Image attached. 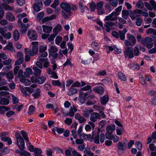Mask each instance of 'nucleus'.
I'll list each match as a JSON object with an SVG mask.
<instances>
[{"instance_id": "nucleus-1", "label": "nucleus", "mask_w": 156, "mask_h": 156, "mask_svg": "<svg viewBox=\"0 0 156 156\" xmlns=\"http://www.w3.org/2000/svg\"><path fill=\"white\" fill-rule=\"evenodd\" d=\"M15 136L16 139L17 144L21 150H22L24 149L25 143L24 140L20 135V133H16L15 134Z\"/></svg>"}, {"instance_id": "nucleus-64", "label": "nucleus", "mask_w": 156, "mask_h": 156, "mask_svg": "<svg viewBox=\"0 0 156 156\" xmlns=\"http://www.w3.org/2000/svg\"><path fill=\"white\" fill-rule=\"evenodd\" d=\"M52 84L55 86H60L61 85V83L58 80H53L52 82Z\"/></svg>"}, {"instance_id": "nucleus-30", "label": "nucleus", "mask_w": 156, "mask_h": 156, "mask_svg": "<svg viewBox=\"0 0 156 156\" xmlns=\"http://www.w3.org/2000/svg\"><path fill=\"white\" fill-rule=\"evenodd\" d=\"M152 41V39L149 37H146L145 39H142L141 43L143 44L146 45V44Z\"/></svg>"}, {"instance_id": "nucleus-60", "label": "nucleus", "mask_w": 156, "mask_h": 156, "mask_svg": "<svg viewBox=\"0 0 156 156\" xmlns=\"http://www.w3.org/2000/svg\"><path fill=\"white\" fill-rule=\"evenodd\" d=\"M142 22V19L140 18H138L136 20V23L138 26H140Z\"/></svg>"}, {"instance_id": "nucleus-5", "label": "nucleus", "mask_w": 156, "mask_h": 156, "mask_svg": "<svg viewBox=\"0 0 156 156\" xmlns=\"http://www.w3.org/2000/svg\"><path fill=\"white\" fill-rule=\"evenodd\" d=\"M104 4V2L100 1L97 2L96 4V9L98 11V14L99 15H102L105 13V10L103 8Z\"/></svg>"}, {"instance_id": "nucleus-15", "label": "nucleus", "mask_w": 156, "mask_h": 156, "mask_svg": "<svg viewBox=\"0 0 156 156\" xmlns=\"http://www.w3.org/2000/svg\"><path fill=\"white\" fill-rule=\"evenodd\" d=\"M41 90L39 88H37L32 94V95L34 97V99L39 98L40 96Z\"/></svg>"}, {"instance_id": "nucleus-32", "label": "nucleus", "mask_w": 156, "mask_h": 156, "mask_svg": "<svg viewBox=\"0 0 156 156\" xmlns=\"http://www.w3.org/2000/svg\"><path fill=\"white\" fill-rule=\"evenodd\" d=\"M9 99L8 98H1V102L0 105H6L9 104Z\"/></svg>"}, {"instance_id": "nucleus-25", "label": "nucleus", "mask_w": 156, "mask_h": 156, "mask_svg": "<svg viewBox=\"0 0 156 156\" xmlns=\"http://www.w3.org/2000/svg\"><path fill=\"white\" fill-rule=\"evenodd\" d=\"M34 75L37 76H39L41 75V70L36 66L33 67Z\"/></svg>"}, {"instance_id": "nucleus-31", "label": "nucleus", "mask_w": 156, "mask_h": 156, "mask_svg": "<svg viewBox=\"0 0 156 156\" xmlns=\"http://www.w3.org/2000/svg\"><path fill=\"white\" fill-rule=\"evenodd\" d=\"M127 38L129 40L133 43V44L135 45L136 40L135 37L133 35L130 34H128Z\"/></svg>"}, {"instance_id": "nucleus-36", "label": "nucleus", "mask_w": 156, "mask_h": 156, "mask_svg": "<svg viewBox=\"0 0 156 156\" xmlns=\"http://www.w3.org/2000/svg\"><path fill=\"white\" fill-rule=\"evenodd\" d=\"M46 79L44 76L37 77V83L39 84H41L44 83L46 81Z\"/></svg>"}, {"instance_id": "nucleus-17", "label": "nucleus", "mask_w": 156, "mask_h": 156, "mask_svg": "<svg viewBox=\"0 0 156 156\" xmlns=\"http://www.w3.org/2000/svg\"><path fill=\"white\" fill-rule=\"evenodd\" d=\"M127 30L126 29H124L122 30L119 31V37L122 40H124L125 38V34L127 32Z\"/></svg>"}, {"instance_id": "nucleus-20", "label": "nucleus", "mask_w": 156, "mask_h": 156, "mask_svg": "<svg viewBox=\"0 0 156 156\" xmlns=\"http://www.w3.org/2000/svg\"><path fill=\"white\" fill-rule=\"evenodd\" d=\"M38 43L37 42L34 41L31 43L32 45L33 46L32 48L31 49L33 51L34 53L37 54L38 52Z\"/></svg>"}, {"instance_id": "nucleus-27", "label": "nucleus", "mask_w": 156, "mask_h": 156, "mask_svg": "<svg viewBox=\"0 0 156 156\" xmlns=\"http://www.w3.org/2000/svg\"><path fill=\"white\" fill-rule=\"evenodd\" d=\"M77 111V108L74 105L71 107L69 110V115L70 116H73L74 115L75 112Z\"/></svg>"}, {"instance_id": "nucleus-26", "label": "nucleus", "mask_w": 156, "mask_h": 156, "mask_svg": "<svg viewBox=\"0 0 156 156\" xmlns=\"http://www.w3.org/2000/svg\"><path fill=\"white\" fill-rule=\"evenodd\" d=\"M26 71L24 73L25 76L28 78L30 77V75L32 74L33 72L31 69L30 68H27L26 69Z\"/></svg>"}, {"instance_id": "nucleus-19", "label": "nucleus", "mask_w": 156, "mask_h": 156, "mask_svg": "<svg viewBox=\"0 0 156 156\" xmlns=\"http://www.w3.org/2000/svg\"><path fill=\"white\" fill-rule=\"evenodd\" d=\"M3 50L10 51H15L12 43L11 42L8 43V45L4 48Z\"/></svg>"}, {"instance_id": "nucleus-7", "label": "nucleus", "mask_w": 156, "mask_h": 156, "mask_svg": "<svg viewBox=\"0 0 156 156\" xmlns=\"http://www.w3.org/2000/svg\"><path fill=\"white\" fill-rule=\"evenodd\" d=\"M20 67L19 66H16L15 67L14 69V74L15 75H16L17 74V73L18 72V73L17 74V77L19 78L20 81L21 80V78L23 76H25L23 75V71L22 69H19Z\"/></svg>"}, {"instance_id": "nucleus-9", "label": "nucleus", "mask_w": 156, "mask_h": 156, "mask_svg": "<svg viewBox=\"0 0 156 156\" xmlns=\"http://www.w3.org/2000/svg\"><path fill=\"white\" fill-rule=\"evenodd\" d=\"M61 8L66 12H71V7L69 4L67 3L62 2L61 3Z\"/></svg>"}, {"instance_id": "nucleus-14", "label": "nucleus", "mask_w": 156, "mask_h": 156, "mask_svg": "<svg viewBox=\"0 0 156 156\" xmlns=\"http://www.w3.org/2000/svg\"><path fill=\"white\" fill-rule=\"evenodd\" d=\"M37 86V85L35 84H34L31 85L29 87H26L25 89L26 90L27 92L32 93L34 91V88H35Z\"/></svg>"}, {"instance_id": "nucleus-11", "label": "nucleus", "mask_w": 156, "mask_h": 156, "mask_svg": "<svg viewBox=\"0 0 156 156\" xmlns=\"http://www.w3.org/2000/svg\"><path fill=\"white\" fill-rule=\"evenodd\" d=\"M27 35L29 39L33 40H36L37 37V34L34 30H29L27 32Z\"/></svg>"}, {"instance_id": "nucleus-34", "label": "nucleus", "mask_w": 156, "mask_h": 156, "mask_svg": "<svg viewBox=\"0 0 156 156\" xmlns=\"http://www.w3.org/2000/svg\"><path fill=\"white\" fill-rule=\"evenodd\" d=\"M115 127L114 125H112V126H108L106 128L107 132L112 133L115 130Z\"/></svg>"}, {"instance_id": "nucleus-2", "label": "nucleus", "mask_w": 156, "mask_h": 156, "mask_svg": "<svg viewBox=\"0 0 156 156\" xmlns=\"http://www.w3.org/2000/svg\"><path fill=\"white\" fill-rule=\"evenodd\" d=\"M92 138L93 139V141L94 143L96 144H99L100 141L101 143H103L105 140V135L104 133H101L100 135V139L99 140V134H98L96 135H92Z\"/></svg>"}, {"instance_id": "nucleus-12", "label": "nucleus", "mask_w": 156, "mask_h": 156, "mask_svg": "<svg viewBox=\"0 0 156 156\" xmlns=\"http://www.w3.org/2000/svg\"><path fill=\"white\" fill-rule=\"evenodd\" d=\"M75 118L78 120L80 123H84L86 121V119L83 117L81 116L78 113H76L75 115Z\"/></svg>"}, {"instance_id": "nucleus-57", "label": "nucleus", "mask_w": 156, "mask_h": 156, "mask_svg": "<svg viewBox=\"0 0 156 156\" xmlns=\"http://www.w3.org/2000/svg\"><path fill=\"white\" fill-rule=\"evenodd\" d=\"M3 8L6 10L12 11L13 10V8L12 7L10 6L7 4H5L3 5Z\"/></svg>"}, {"instance_id": "nucleus-22", "label": "nucleus", "mask_w": 156, "mask_h": 156, "mask_svg": "<svg viewBox=\"0 0 156 156\" xmlns=\"http://www.w3.org/2000/svg\"><path fill=\"white\" fill-rule=\"evenodd\" d=\"M77 92V89L72 85L69 90L68 95L69 96H71L72 95L74 94H76Z\"/></svg>"}, {"instance_id": "nucleus-8", "label": "nucleus", "mask_w": 156, "mask_h": 156, "mask_svg": "<svg viewBox=\"0 0 156 156\" xmlns=\"http://www.w3.org/2000/svg\"><path fill=\"white\" fill-rule=\"evenodd\" d=\"M19 26L21 28V31L23 33H25L29 25L28 24H24L21 21V19H19L18 21Z\"/></svg>"}, {"instance_id": "nucleus-3", "label": "nucleus", "mask_w": 156, "mask_h": 156, "mask_svg": "<svg viewBox=\"0 0 156 156\" xmlns=\"http://www.w3.org/2000/svg\"><path fill=\"white\" fill-rule=\"evenodd\" d=\"M125 58H134L133 48L131 47H126L124 51Z\"/></svg>"}, {"instance_id": "nucleus-4", "label": "nucleus", "mask_w": 156, "mask_h": 156, "mask_svg": "<svg viewBox=\"0 0 156 156\" xmlns=\"http://www.w3.org/2000/svg\"><path fill=\"white\" fill-rule=\"evenodd\" d=\"M126 145L125 143H122L120 142L118 143L117 145V152L118 154L121 155L125 151Z\"/></svg>"}, {"instance_id": "nucleus-47", "label": "nucleus", "mask_w": 156, "mask_h": 156, "mask_svg": "<svg viewBox=\"0 0 156 156\" xmlns=\"http://www.w3.org/2000/svg\"><path fill=\"white\" fill-rule=\"evenodd\" d=\"M44 13L43 12H41L37 14L36 16L37 20L40 21L44 16Z\"/></svg>"}, {"instance_id": "nucleus-33", "label": "nucleus", "mask_w": 156, "mask_h": 156, "mask_svg": "<svg viewBox=\"0 0 156 156\" xmlns=\"http://www.w3.org/2000/svg\"><path fill=\"white\" fill-rule=\"evenodd\" d=\"M118 76L119 78L122 81H126V78L125 74L122 72L120 71L118 73Z\"/></svg>"}, {"instance_id": "nucleus-44", "label": "nucleus", "mask_w": 156, "mask_h": 156, "mask_svg": "<svg viewBox=\"0 0 156 156\" xmlns=\"http://www.w3.org/2000/svg\"><path fill=\"white\" fill-rule=\"evenodd\" d=\"M68 14L66 13L65 12L62 11V17H63L65 19H68L69 18V17L71 16V12H67Z\"/></svg>"}, {"instance_id": "nucleus-18", "label": "nucleus", "mask_w": 156, "mask_h": 156, "mask_svg": "<svg viewBox=\"0 0 156 156\" xmlns=\"http://www.w3.org/2000/svg\"><path fill=\"white\" fill-rule=\"evenodd\" d=\"M85 154L83 156H94V154L91 152L90 148L88 147H86L84 151Z\"/></svg>"}, {"instance_id": "nucleus-40", "label": "nucleus", "mask_w": 156, "mask_h": 156, "mask_svg": "<svg viewBox=\"0 0 156 156\" xmlns=\"http://www.w3.org/2000/svg\"><path fill=\"white\" fill-rule=\"evenodd\" d=\"M135 12H136L138 14H141L144 17H147L148 16V14L147 12L143 11L140 9H136Z\"/></svg>"}, {"instance_id": "nucleus-13", "label": "nucleus", "mask_w": 156, "mask_h": 156, "mask_svg": "<svg viewBox=\"0 0 156 156\" xmlns=\"http://www.w3.org/2000/svg\"><path fill=\"white\" fill-rule=\"evenodd\" d=\"M104 89L101 86H99L95 87L93 89V90L95 93L99 94H102L104 92Z\"/></svg>"}, {"instance_id": "nucleus-55", "label": "nucleus", "mask_w": 156, "mask_h": 156, "mask_svg": "<svg viewBox=\"0 0 156 156\" xmlns=\"http://www.w3.org/2000/svg\"><path fill=\"white\" fill-rule=\"evenodd\" d=\"M81 90L82 91L89 90V91L90 93H91L92 92L90 86L89 85H87L81 89Z\"/></svg>"}, {"instance_id": "nucleus-28", "label": "nucleus", "mask_w": 156, "mask_h": 156, "mask_svg": "<svg viewBox=\"0 0 156 156\" xmlns=\"http://www.w3.org/2000/svg\"><path fill=\"white\" fill-rule=\"evenodd\" d=\"M43 32L47 33H50L52 29V27H51L47 26L46 25H44L42 26Z\"/></svg>"}, {"instance_id": "nucleus-61", "label": "nucleus", "mask_w": 156, "mask_h": 156, "mask_svg": "<svg viewBox=\"0 0 156 156\" xmlns=\"http://www.w3.org/2000/svg\"><path fill=\"white\" fill-rule=\"evenodd\" d=\"M7 56L5 53H0V62H2L1 58L3 60H5L7 59Z\"/></svg>"}, {"instance_id": "nucleus-43", "label": "nucleus", "mask_w": 156, "mask_h": 156, "mask_svg": "<svg viewBox=\"0 0 156 156\" xmlns=\"http://www.w3.org/2000/svg\"><path fill=\"white\" fill-rule=\"evenodd\" d=\"M49 53H54L58 51V49L55 46H52L50 47L48 50Z\"/></svg>"}, {"instance_id": "nucleus-6", "label": "nucleus", "mask_w": 156, "mask_h": 156, "mask_svg": "<svg viewBox=\"0 0 156 156\" xmlns=\"http://www.w3.org/2000/svg\"><path fill=\"white\" fill-rule=\"evenodd\" d=\"M35 3L33 5L34 10L37 12L41 10V8L43 6V3L41 0H35Z\"/></svg>"}, {"instance_id": "nucleus-45", "label": "nucleus", "mask_w": 156, "mask_h": 156, "mask_svg": "<svg viewBox=\"0 0 156 156\" xmlns=\"http://www.w3.org/2000/svg\"><path fill=\"white\" fill-rule=\"evenodd\" d=\"M9 94V93L6 91H1L0 92V96H5L8 98L10 99V96Z\"/></svg>"}, {"instance_id": "nucleus-41", "label": "nucleus", "mask_w": 156, "mask_h": 156, "mask_svg": "<svg viewBox=\"0 0 156 156\" xmlns=\"http://www.w3.org/2000/svg\"><path fill=\"white\" fill-rule=\"evenodd\" d=\"M94 112V110L92 109L89 110H87L83 111V115L84 117H88L90 114Z\"/></svg>"}, {"instance_id": "nucleus-48", "label": "nucleus", "mask_w": 156, "mask_h": 156, "mask_svg": "<svg viewBox=\"0 0 156 156\" xmlns=\"http://www.w3.org/2000/svg\"><path fill=\"white\" fill-rule=\"evenodd\" d=\"M93 107L96 111H99V112L100 111L104 110V108L102 106H98L96 105H93Z\"/></svg>"}, {"instance_id": "nucleus-59", "label": "nucleus", "mask_w": 156, "mask_h": 156, "mask_svg": "<svg viewBox=\"0 0 156 156\" xmlns=\"http://www.w3.org/2000/svg\"><path fill=\"white\" fill-rule=\"evenodd\" d=\"M149 3L151 5L152 7L154 10H156V3L154 0H150Z\"/></svg>"}, {"instance_id": "nucleus-35", "label": "nucleus", "mask_w": 156, "mask_h": 156, "mask_svg": "<svg viewBox=\"0 0 156 156\" xmlns=\"http://www.w3.org/2000/svg\"><path fill=\"white\" fill-rule=\"evenodd\" d=\"M35 108L34 106L31 105H30L28 108L27 112L28 115H30L33 114L35 111Z\"/></svg>"}, {"instance_id": "nucleus-54", "label": "nucleus", "mask_w": 156, "mask_h": 156, "mask_svg": "<svg viewBox=\"0 0 156 156\" xmlns=\"http://www.w3.org/2000/svg\"><path fill=\"white\" fill-rule=\"evenodd\" d=\"M24 61V58H19L15 62V65L18 66L17 65H19L20 64L22 63Z\"/></svg>"}, {"instance_id": "nucleus-56", "label": "nucleus", "mask_w": 156, "mask_h": 156, "mask_svg": "<svg viewBox=\"0 0 156 156\" xmlns=\"http://www.w3.org/2000/svg\"><path fill=\"white\" fill-rule=\"evenodd\" d=\"M124 44L125 46H127V47H129L128 46H132L135 45L134 44H133V43L130 41L127 40H125Z\"/></svg>"}, {"instance_id": "nucleus-62", "label": "nucleus", "mask_w": 156, "mask_h": 156, "mask_svg": "<svg viewBox=\"0 0 156 156\" xmlns=\"http://www.w3.org/2000/svg\"><path fill=\"white\" fill-rule=\"evenodd\" d=\"M144 5L145 7L149 10L152 11L153 9V8L151 7L150 5L147 2H145L144 3Z\"/></svg>"}, {"instance_id": "nucleus-51", "label": "nucleus", "mask_w": 156, "mask_h": 156, "mask_svg": "<svg viewBox=\"0 0 156 156\" xmlns=\"http://www.w3.org/2000/svg\"><path fill=\"white\" fill-rule=\"evenodd\" d=\"M136 10L133 11V12H131L129 14V16L132 20H134L136 18V17L137 16V14H138L136 12H135Z\"/></svg>"}, {"instance_id": "nucleus-24", "label": "nucleus", "mask_w": 156, "mask_h": 156, "mask_svg": "<svg viewBox=\"0 0 156 156\" xmlns=\"http://www.w3.org/2000/svg\"><path fill=\"white\" fill-rule=\"evenodd\" d=\"M20 82L23 83L25 86L29 85L31 84V81L28 79H26L25 76H23L20 81Z\"/></svg>"}, {"instance_id": "nucleus-58", "label": "nucleus", "mask_w": 156, "mask_h": 156, "mask_svg": "<svg viewBox=\"0 0 156 156\" xmlns=\"http://www.w3.org/2000/svg\"><path fill=\"white\" fill-rule=\"evenodd\" d=\"M136 6L139 9H142L144 6L143 3L141 1H139L136 2Z\"/></svg>"}, {"instance_id": "nucleus-21", "label": "nucleus", "mask_w": 156, "mask_h": 156, "mask_svg": "<svg viewBox=\"0 0 156 156\" xmlns=\"http://www.w3.org/2000/svg\"><path fill=\"white\" fill-rule=\"evenodd\" d=\"M6 19L11 21H14L15 20V18L13 15L10 12H8L6 15Z\"/></svg>"}, {"instance_id": "nucleus-23", "label": "nucleus", "mask_w": 156, "mask_h": 156, "mask_svg": "<svg viewBox=\"0 0 156 156\" xmlns=\"http://www.w3.org/2000/svg\"><path fill=\"white\" fill-rule=\"evenodd\" d=\"M114 16V13H112L109 15L106 16L105 19V20L108 21H114L116 19V17H115Z\"/></svg>"}, {"instance_id": "nucleus-42", "label": "nucleus", "mask_w": 156, "mask_h": 156, "mask_svg": "<svg viewBox=\"0 0 156 156\" xmlns=\"http://www.w3.org/2000/svg\"><path fill=\"white\" fill-rule=\"evenodd\" d=\"M133 57L134 56H137L140 54V51L138 48L137 46L135 47L133 49Z\"/></svg>"}, {"instance_id": "nucleus-39", "label": "nucleus", "mask_w": 156, "mask_h": 156, "mask_svg": "<svg viewBox=\"0 0 156 156\" xmlns=\"http://www.w3.org/2000/svg\"><path fill=\"white\" fill-rule=\"evenodd\" d=\"M129 14V12L127 10H123L122 11V16L125 20H127Z\"/></svg>"}, {"instance_id": "nucleus-49", "label": "nucleus", "mask_w": 156, "mask_h": 156, "mask_svg": "<svg viewBox=\"0 0 156 156\" xmlns=\"http://www.w3.org/2000/svg\"><path fill=\"white\" fill-rule=\"evenodd\" d=\"M89 7L90 11L91 12H94L96 8V5L94 2H92L90 3Z\"/></svg>"}, {"instance_id": "nucleus-46", "label": "nucleus", "mask_w": 156, "mask_h": 156, "mask_svg": "<svg viewBox=\"0 0 156 156\" xmlns=\"http://www.w3.org/2000/svg\"><path fill=\"white\" fill-rule=\"evenodd\" d=\"M20 133L25 140L27 142H29V140L27 133L23 130H21L20 131Z\"/></svg>"}, {"instance_id": "nucleus-63", "label": "nucleus", "mask_w": 156, "mask_h": 156, "mask_svg": "<svg viewBox=\"0 0 156 156\" xmlns=\"http://www.w3.org/2000/svg\"><path fill=\"white\" fill-rule=\"evenodd\" d=\"M34 152L35 154L34 155L37 154L38 155L39 154H41L42 153V151L41 150L38 148H35Z\"/></svg>"}, {"instance_id": "nucleus-10", "label": "nucleus", "mask_w": 156, "mask_h": 156, "mask_svg": "<svg viewBox=\"0 0 156 156\" xmlns=\"http://www.w3.org/2000/svg\"><path fill=\"white\" fill-rule=\"evenodd\" d=\"M101 119V115L98 113L94 112L90 115V120L93 122L96 121L98 119Z\"/></svg>"}, {"instance_id": "nucleus-29", "label": "nucleus", "mask_w": 156, "mask_h": 156, "mask_svg": "<svg viewBox=\"0 0 156 156\" xmlns=\"http://www.w3.org/2000/svg\"><path fill=\"white\" fill-rule=\"evenodd\" d=\"M62 28V27L61 25L58 24L54 28L53 32L54 33L57 35L58 32L61 30Z\"/></svg>"}, {"instance_id": "nucleus-50", "label": "nucleus", "mask_w": 156, "mask_h": 156, "mask_svg": "<svg viewBox=\"0 0 156 156\" xmlns=\"http://www.w3.org/2000/svg\"><path fill=\"white\" fill-rule=\"evenodd\" d=\"M91 46L95 51H98L99 49L98 44L96 42H93L91 43Z\"/></svg>"}, {"instance_id": "nucleus-16", "label": "nucleus", "mask_w": 156, "mask_h": 156, "mask_svg": "<svg viewBox=\"0 0 156 156\" xmlns=\"http://www.w3.org/2000/svg\"><path fill=\"white\" fill-rule=\"evenodd\" d=\"M108 95H106L101 98L100 102L102 105H105L108 102Z\"/></svg>"}, {"instance_id": "nucleus-53", "label": "nucleus", "mask_w": 156, "mask_h": 156, "mask_svg": "<svg viewBox=\"0 0 156 156\" xmlns=\"http://www.w3.org/2000/svg\"><path fill=\"white\" fill-rule=\"evenodd\" d=\"M62 40V37L61 36H58L55 38V43L57 45H59Z\"/></svg>"}, {"instance_id": "nucleus-37", "label": "nucleus", "mask_w": 156, "mask_h": 156, "mask_svg": "<svg viewBox=\"0 0 156 156\" xmlns=\"http://www.w3.org/2000/svg\"><path fill=\"white\" fill-rule=\"evenodd\" d=\"M14 39L15 41H17L19 38L20 34L19 32L17 30H15L13 33Z\"/></svg>"}, {"instance_id": "nucleus-52", "label": "nucleus", "mask_w": 156, "mask_h": 156, "mask_svg": "<svg viewBox=\"0 0 156 156\" xmlns=\"http://www.w3.org/2000/svg\"><path fill=\"white\" fill-rule=\"evenodd\" d=\"M7 77L8 79V80L10 81V80H12L13 78V72L10 71L7 73Z\"/></svg>"}, {"instance_id": "nucleus-38", "label": "nucleus", "mask_w": 156, "mask_h": 156, "mask_svg": "<svg viewBox=\"0 0 156 156\" xmlns=\"http://www.w3.org/2000/svg\"><path fill=\"white\" fill-rule=\"evenodd\" d=\"M90 135H86L84 133H83L80 135V137L81 139H82L83 140H88L90 138Z\"/></svg>"}]
</instances>
